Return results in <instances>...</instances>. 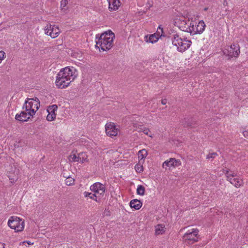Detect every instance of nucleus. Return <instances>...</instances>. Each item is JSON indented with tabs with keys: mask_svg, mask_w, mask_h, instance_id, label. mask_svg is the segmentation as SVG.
Instances as JSON below:
<instances>
[{
	"mask_svg": "<svg viewBox=\"0 0 248 248\" xmlns=\"http://www.w3.org/2000/svg\"><path fill=\"white\" fill-rule=\"evenodd\" d=\"M175 25L181 31L190 33L191 35L201 34L205 30V24L203 20L198 23L194 21H190L184 16H177L174 19Z\"/></svg>",
	"mask_w": 248,
	"mask_h": 248,
	"instance_id": "nucleus-1",
	"label": "nucleus"
},
{
	"mask_svg": "<svg viewBox=\"0 0 248 248\" xmlns=\"http://www.w3.org/2000/svg\"><path fill=\"white\" fill-rule=\"evenodd\" d=\"M78 72L74 67L67 66L62 68L57 75L56 87L59 89L67 87L78 77Z\"/></svg>",
	"mask_w": 248,
	"mask_h": 248,
	"instance_id": "nucleus-2",
	"label": "nucleus"
},
{
	"mask_svg": "<svg viewBox=\"0 0 248 248\" xmlns=\"http://www.w3.org/2000/svg\"><path fill=\"white\" fill-rule=\"evenodd\" d=\"M40 106V101L37 97L28 99L23 106V110L16 114L15 119L22 122L28 121L35 115Z\"/></svg>",
	"mask_w": 248,
	"mask_h": 248,
	"instance_id": "nucleus-3",
	"label": "nucleus"
},
{
	"mask_svg": "<svg viewBox=\"0 0 248 248\" xmlns=\"http://www.w3.org/2000/svg\"><path fill=\"white\" fill-rule=\"evenodd\" d=\"M115 38L114 34L110 31L105 32L100 35H96V47L99 50L107 51L109 50L113 46Z\"/></svg>",
	"mask_w": 248,
	"mask_h": 248,
	"instance_id": "nucleus-4",
	"label": "nucleus"
},
{
	"mask_svg": "<svg viewBox=\"0 0 248 248\" xmlns=\"http://www.w3.org/2000/svg\"><path fill=\"white\" fill-rule=\"evenodd\" d=\"M173 45L176 47V49L181 52H183L189 48L191 41L186 38H182L177 34L173 35L171 39Z\"/></svg>",
	"mask_w": 248,
	"mask_h": 248,
	"instance_id": "nucleus-5",
	"label": "nucleus"
},
{
	"mask_svg": "<svg viewBox=\"0 0 248 248\" xmlns=\"http://www.w3.org/2000/svg\"><path fill=\"white\" fill-rule=\"evenodd\" d=\"M8 226L15 232H22L25 227L24 220L16 216L10 217L8 221Z\"/></svg>",
	"mask_w": 248,
	"mask_h": 248,
	"instance_id": "nucleus-6",
	"label": "nucleus"
},
{
	"mask_svg": "<svg viewBox=\"0 0 248 248\" xmlns=\"http://www.w3.org/2000/svg\"><path fill=\"white\" fill-rule=\"evenodd\" d=\"M224 173L225 174L227 180L236 187H239L243 184L242 179L239 176H237L236 174L228 169L224 170Z\"/></svg>",
	"mask_w": 248,
	"mask_h": 248,
	"instance_id": "nucleus-7",
	"label": "nucleus"
},
{
	"mask_svg": "<svg viewBox=\"0 0 248 248\" xmlns=\"http://www.w3.org/2000/svg\"><path fill=\"white\" fill-rule=\"evenodd\" d=\"M199 232L197 229L193 228L188 230L183 237L184 243L186 245H190L198 241Z\"/></svg>",
	"mask_w": 248,
	"mask_h": 248,
	"instance_id": "nucleus-8",
	"label": "nucleus"
},
{
	"mask_svg": "<svg viewBox=\"0 0 248 248\" xmlns=\"http://www.w3.org/2000/svg\"><path fill=\"white\" fill-rule=\"evenodd\" d=\"M90 190L95 195L98 201L104 196L106 187L102 184L96 182L91 185Z\"/></svg>",
	"mask_w": 248,
	"mask_h": 248,
	"instance_id": "nucleus-9",
	"label": "nucleus"
},
{
	"mask_svg": "<svg viewBox=\"0 0 248 248\" xmlns=\"http://www.w3.org/2000/svg\"><path fill=\"white\" fill-rule=\"evenodd\" d=\"M240 47L238 44H232L226 46L223 50L224 55L229 58L237 57L240 54Z\"/></svg>",
	"mask_w": 248,
	"mask_h": 248,
	"instance_id": "nucleus-10",
	"label": "nucleus"
},
{
	"mask_svg": "<svg viewBox=\"0 0 248 248\" xmlns=\"http://www.w3.org/2000/svg\"><path fill=\"white\" fill-rule=\"evenodd\" d=\"M44 31L46 35L50 36L52 38L57 37L60 33L58 26L51 24H47L45 27Z\"/></svg>",
	"mask_w": 248,
	"mask_h": 248,
	"instance_id": "nucleus-11",
	"label": "nucleus"
},
{
	"mask_svg": "<svg viewBox=\"0 0 248 248\" xmlns=\"http://www.w3.org/2000/svg\"><path fill=\"white\" fill-rule=\"evenodd\" d=\"M106 134L110 137L116 136L119 131L118 126L112 122H108L105 125Z\"/></svg>",
	"mask_w": 248,
	"mask_h": 248,
	"instance_id": "nucleus-12",
	"label": "nucleus"
},
{
	"mask_svg": "<svg viewBox=\"0 0 248 248\" xmlns=\"http://www.w3.org/2000/svg\"><path fill=\"white\" fill-rule=\"evenodd\" d=\"M181 165L179 159H176L174 158H170L164 161L162 164V167L166 170L168 168L171 169L178 167Z\"/></svg>",
	"mask_w": 248,
	"mask_h": 248,
	"instance_id": "nucleus-13",
	"label": "nucleus"
},
{
	"mask_svg": "<svg viewBox=\"0 0 248 248\" xmlns=\"http://www.w3.org/2000/svg\"><path fill=\"white\" fill-rule=\"evenodd\" d=\"M58 109V107L56 105H53L49 106L47 108L48 114L46 117V120L51 122L54 121L56 117L55 112Z\"/></svg>",
	"mask_w": 248,
	"mask_h": 248,
	"instance_id": "nucleus-14",
	"label": "nucleus"
},
{
	"mask_svg": "<svg viewBox=\"0 0 248 248\" xmlns=\"http://www.w3.org/2000/svg\"><path fill=\"white\" fill-rule=\"evenodd\" d=\"M108 4V9L110 12L116 11L121 5L120 0H107Z\"/></svg>",
	"mask_w": 248,
	"mask_h": 248,
	"instance_id": "nucleus-15",
	"label": "nucleus"
},
{
	"mask_svg": "<svg viewBox=\"0 0 248 248\" xmlns=\"http://www.w3.org/2000/svg\"><path fill=\"white\" fill-rule=\"evenodd\" d=\"M129 205L131 208L139 210L141 207L142 203L140 200L134 199L130 201Z\"/></svg>",
	"mask_w": 248,
	"mask_h": 248,
	"instance_id": "nucleus-16",
	"label": "nucleus"
},
{
	"mask_svg": "<svg viewBox=\"0 0 248 248\" xmlns=\"http://www.w3.org/2000/svg\"><path fill=\"white\" fill-rule=\"evenodd\" d=\"M166 230V228L163 224H157L155 226V234L156 235L164 234Z\"/></svg>",
	"mask_w": 248,
	"mask_h": 248,
	"instance_id": "nucleus-17",
	"label": "nucleus"
},
{
	"mask_svg": "<svg viewBox=\"0 0 248 248\" xmlns=\"http://www.w3.org/2000/svg\"><path fill=\"white\" fill-rule=\"evenodd\" d=\"M147 151L145 149H142L138 152V158L139 159V163L142 164L144 161V159L147 155Z\"/></svg>",
	"mask_w": 248,
	"mask_h": 248,
	"instance_id": "nucleus-18",
	"label": "nucleus"
},
{
	"mask_svg": "<svg viewBox=\"0 0 248 248\" xmlns=\"http://www.w3.org/2000/svg\"><path fill=\"white\" fill-rule=\"evenodd\" d=\"M134 127L136 128V129L138 130L139 132L142 131L144 134L149 136L150 137H153V135L150 134V131L148 128L142 127V126H140V127H137L136 125H135Z\"/></svg>",
	"mask_w": 248,
	"mask_h": 248,
	"instance_id": "nucleus-19",
	"label": "nucleus"
},
{
	"mask_svg": "<svg viewBox=\"0 0 248 248\" xmlns=\"http://www.w3.org/2000/svg\"><path fill=\"white\" fill-rule=\"evenodd\" d=\"M79 162L84 163L88 161V156L84 152H81L78 154Z\"/></svg>",
	"mask_w": 248,
	"mask_h": 248,
	"instance_id": "nucleus-20",
	"label": "nucleus"
},
{
	"mask_svg": "<svg viewBox=\"0 0 248 248\" xmlns=\"http://www.w3.org/2000/svg\"><path fill=\"white\" fill-rule=\"evenodd\" d=\"M159 34L156 35L155 34H151L150 35L148 42H150L151 43H155L159 39Z\"/></svg>",
	"mask_w": 248,
	"mask_h": 248,
	"instance_id": "nucleus-21",
	"label": "nucleus"
},
{
	"mask_svg": "<svg viewBox=\"0 0 248 248\" xmlns=\"http://www.w3.org/2000/svg\"><path fill=\"white\" fill-rule=\"evenodd\" d=\"M83 194L84 196L86 198H89L90 199L95 201L97 202H99L94 193L85 191L84 192Z\"/></svg>",
	"mask_w": 248,
	"mask_h": 248,
	"instance_id": "nucleus-22",
	"label": "nucleus"
},
{
	"mask_svg": "<svg viewBox=\"0 0 248 248\" xmlns=\"http://www.w3.org/2000/svg\"><path fill=\"white\" fill-rule=\"evenodd\" d=\"M69 160L71 162H79L78 154L72 152L69 156Z\"/></svg>",
	"mask_w": 248,
	"mask_h": 248,
	"instance_id": "nucleus-23",
	"label": "nucleus"
},
{
	"mask_svg": "<svg viewBox=\"0 0 248 248\" xmlns=\"http://www.w3.org/2000/svg\"><path fill=\"white\" fill-rule=\"evenodd\" d=\"M145 187L142 185H138L137 188V193L138 195L143 196L145 194Z\"/></svg>",
	"mask_w": 248,
	"mask_h": 248,
	"instance_id": "nucleus-24",
	"label": "nucleus"
},
{
	"mask_svg": "<svg viewBox=\"0 0 248 248\" xmlns=\"http://www.w3.org/2000/svg\"><path fill=\"white\" fill-rule=\"evenodd\" d=\"M65 183L67 186L73 185L75 184V179L71 177H68L65 179Z\"/></svg>",
	"mask_w": 248,
	"mask_h": 248,
	"instance_id": "nucleus-25",
	"label": "nucleus"
},
{
	"mask_svg": "<svg viewBox=\"0 0 248 248\" xmlns=\"http://www.w3.org/2000/svg\"><path fill=\"white\" fill-rule=\"evenodd\" d=\"M68 3V0H62L61 1V8L64 11L66 10V6Z\"/></svg>",
	"mask_w": 248,
	"mask_h": 248,
	"instance_id": "nucleus-26",
	"label": "nucleus"
},
{
	"mask_svg": "<svg viewBox=\"0 0 248 248\" xmlns=\"http://www.w3.org/2000/svg\"><path fill=\"white\" fill-rule=\"evenodd\" d=\"M135 170L137 172H140L143 171V168L142 165L139 163V164H137L135 167Z\"/></svg>",
	"mask_w": 248,
	"mask_h": 248,
	"instance_id": "nucleus-27",
	"label": "nucleus"
},
{
	"mask_svg": "<svg viewBox=\"0 0 248 248\" xmlns=\"http://www.w3.org/2000/svg\"><path fill=\"white\" fill-rule=\"evenodd\" d=\"M217 155V154L216 153H210L207 156H206V158L207 159H210V158H214L216 157V156Z\"/></svg>",
	"mask_w": 248,
	"mask_h": 248,
	"instance_id": "nucleus-28",
	"label": "nucleus"
},
{
	"mask_svg": "<svg viewBox=\"0 0 248 248\" xmlns=\"http://www.w3.org/2000/svg\"><path fill=\"white\" fill-rule=\"evenodd\" d=\"M5 58V53L3 51H0V63Z\"/></svg>",
	"mask_w": 248,
	"mask_h": 248,
	"instance_id": "nucleus-29",
	"label": "nucleus"
},
{
	"mask_svg": "<svg viewBox=\"0 0 248 248\" xmlns=\"http://www.w3.org/2000/svg\"><path fill=\"white\" fill-rule=\"evenodd\" d=\"M157 32L158 34L160 36H162V33H163V28L161 27V26H159L158 27Z\"/></svg>",
	"mask_w": 248,
	"mask_h": 248,
	"instance_id": "nucleus-30",
	"label": "nucleus"
},
{
	"mask_svg": "<svg viewBox=\"0 0 248 248\" xmlns=\"http://www.w3.org/2000/svg\"><path fill=\"white\" fill-rule=\"evenodd\" d=\"M157 32L158 34L160 36H162V33H163V28L161 27V26H159L158 27Z\"/></svg>",
	"mask_w": 248,
	"mask_h": 248,
	"instance_id": "nucleus-31",
	"label": "nucleus"
},
{
	"mask_svg": "<svg viewBox=\"0 0 248 248\" xmlns=\"http://www.w3.org/2000/svg\"><path fill=\"white\" fill-rule=\"evenodd\" d=\"M244 136L248 139V128L243 132Z\"/></svg>",
	"mask_w": 248,
	"mask_h": 248,
	"instance_id": "nucleus-32",
	"label": "nucleus"
},
{
	"mask_svg": "<svg viewBox=\"0 0 248 248\" xmlns=\"http://www.w3.org/2000/svg\"><path fill=\"white\" fill-rule=\"evenodd\" d=\"M8 177L11 181V183H14L15 182H16L17 180V178H11L10 176L8 175Z\"/></svg>",
	"mask_w": 248,
	"mask_h": 248,
	"instance_id": "nucleus-33",
	"label": "nucleus"
},
{
	"mask_svg": "<svg viewBox=\"0 0 248 248\" xmlns=\"http://www.w3.org/2000/svg\"><path fill=\"white\" fill-rule=\"evenodd\" d=\"M167 99H162L161 100V103L163 105H165L167 103Z\"/></svg>",
	"mask_w": 248,
	"mask_h": 248,
	"instance_id": "nucleus-34",
	"label": "nucleus"
},
{
	"mask_svg": "<svg viewBox=\"0 0 248 248\" xmlns=\"http://www.w3.org/2000/svg\"><path fill=\"white\" fill-rule=\"evenodd\" d=\"M27 243L29 245L33 244V243H31L30 241H24L23 242V244H26Z\"/></svg>",
	"mask_w": 248,
	"mask_h": 248,
	"instance_id": "nucleus-35",
	"label": "nucleus"
},
{
	"mask_svg": "<svg viewBox=\"0 0 248 248\" xmlns=\"http://www.w3.org/2000/svg\"><path fill=\"white\" fill-rule=\"evenodd\" d=\"M207 9H208V8H205L204 9V11H207Z\"/></svg>",
	"mask_w": 248,
	"mask_h": 248,
	"instance_id": "nucleus-36",
	"label": "nucleus"
},
{
	"mask_svg": "<svg viewBox=\"0 0 248 248\" xmlns=\"http://www.w3.org/2000/svg\"><path fill=\"white\" fill-rule=\"evenodd\" d=\"M1 16V14L0 13V17Z\"/></svg>",
	"mask_w": 248,
	"mask_h": 248,
	"instance_id": "nucleus-37",
	"label": "nucleus"
}]
</instances>
